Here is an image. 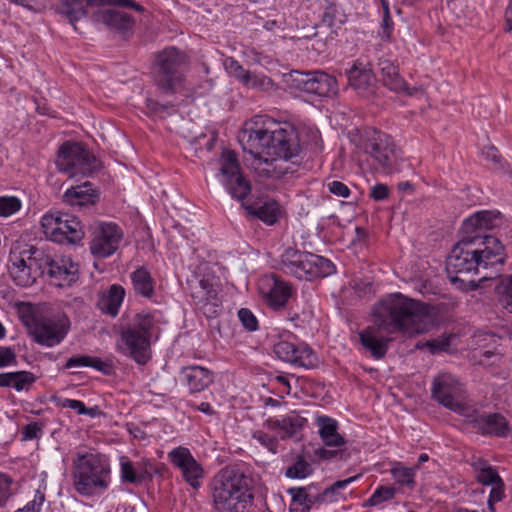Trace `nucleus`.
<instances>
[{"instance_id": "obj_32", "label": "nucleus", "mask_w": 512, "mask_h": 512, "mask_svg": "<svg viewBox=\"0 0 512 512\" xmlns=\"http://www.w3.org/2000/svg\"><path fill=\"white\" fill-rule=\"evenodd\" d=\"M134 289L144 297H150L153 294V280L150 273L144 269L139 268L131 275Z\"/></svg>"}, {"instance_id": "obj_35", "label": "nucleus", "mask_w": 512, "mask_h": 512, "mask_svg": "<svg viewBox=\"0 0 512 512\" xmlns=\"http://www.w3.org/2000/svg\"><path fill=\"white\" fill-rule=\"evenodd\" d=\"M496 290L501 306L512 313V274L502 279Z\"/></svg>"}, {"instance_id": "obj_53", "label": "nucleus", "mask_w": 512, "mask_h": 512, "mask_svg": "<svg viewBox=\"0 0 512 512\" xmlns=\"http://www.w3.org/2000/svg\"><path fill=\"white\" fill-rule=\"evenodd\" d=\"M450 342L449 336H444L439 339H434L431 341H426L420 347L428 348L431 353H437L439 351H444L448 348Z\"/></svg>"}, {"instance_id": "obj_19", "label": "nucleus", "mask_w": 512, "mask_h": 512, "mask_svg": "<svg viewBox=\"0 0 512 512\" xmlns=\"http://www.w3.org/2000/svg\"><path fill=\"white\" fill-rule=\"evenodd\" d=\"M257 290L265 303L275 310L283 308L292 295V289L288 283L274 275L260 277Z\"/></svg>"}, {"instance_id": "obj_42", "label": "nucleus", "mask_w": 512, "mask_h": 512, "mask_svg": "<svg viewBox=\"0 0 512 512\" xmlns=\"http://www.w3.org/2000/svg\"><path fill=\"white\" fill-rule=\"evenodd\" d=\"M477 216L478 213L475 212L474 214H472L463 221L462 232L465 234L464 236L479 237L481 239L484 238L480 235L483 232V230L482 227L479 226L480 221L478 220L479 218Z\"/></svg>"}, {"instance_id": "obj_45", "label": "nucleus", "mask_w": 512, "mask_h": 512, "mask_svg": "<svg viewBox=\"0 0 512 512\" xmlns=\"http://www.w3.org/2000/svg\"><path fill=\"white\" fill-rule=\"evenodd\" d=\"M99 363L100 361L96 358L86 356V355H79L71 357L67 360L65 364L66 369H73V368H80V367H92L99 369Z\"/></svg>"}, {"instance_id": "obj_4", "label": "nucleus", "mask_w": 512, "mask_h": 512, "mask_svg": "<svg viewBox=\"0 0 512 512\" xmlns=\"http://www.w3.org/2000/svg\"><path fill=\"white\" fill-rule=\"evenodd\" d=\"M212 499L218 512H245L253 500L250 479L236 468H223L214 478Z\"/></svg>"}, {"instance_id": "obj_56", "label": "nucleus", "mask_w": 512, "mask_h": 512, "mask_svg": "<svg viewBox=\"0 0 512 512\" xmlns=\"http://www.w3.org/2000/svg\"><path fill=\"white\" fill-rule=\"evenodd\" d=\"M16 363V355L9 347H0V368Z\"/></svg>"}, {"instance_id": "obj_17", "label": "nucleus", "mask_w": 512, "mask_h": 512, "mask_svg": "<svg viewBox=\"0 0 512 512\" xmlns=\"http://www.w3.org/2000/svg\"><path fill=\"white\" fill-rule=\"evenodd\" d=\"M293 86L299 91L320 97H331L337 94L336 79L322 71L299 73L293 75Z\"/></svg>"}, {"instance_id": "obj_12", "label": "nucleus", "mask_w": 512, "mask_h": 512, "mask_svg": "<svg viewBox=\"0 0 512 512\" xmlns=\"http://www.w3.org/2000/svg\"><path fill=\"white\" fill-rule=\"evenodd\" d=\"M55 164L60 172L69 177H88L100 166V162L88 150L74 142L61 145Z\"/></svg>"}, {"instance_id": "obj_62", "label": "nucleus", "mask_w": 512, "mask_h": 512, "mask_svg": "<svg viewBox=\"0 0 512 512\" xmlns=\"http://www.w3.org/2000/svg\"><path fill=\"white\" fill-rule=\"evenodd\" d=\"M198 410L205 413V414H211L212 413V407L210 406L209 403H206V402H202L199 406H198Z\"/></svg>"}, {"instance_id": "obj_6", "label": "nucleus", "mask_w": 512, "mask_h": 512, "mask_svg": "<svg viewBox=\"0 0 512 512\" xmlns=\"http://www.w3.org/2000/svg\"><path fill=\"white\" fill-rule=\"evenodd\" d=\"M158 313L138 314L130 327L121 333L119 348L138 364H145L151 357V344L159 337Z\"/></svg>"}, {"instance_id": "obj_55", "label": "nucleus", "mask_w": 512, "mask_h": 512, "mask_svg": "<svg viewBox=\"0 0 512 512\" xmlns=\"http://www.w3.org/2000/svg\"><path fill=\"white\" fill-rule=\"evenodd\" d=\"M10 479L0 474V509L4 508L10 496Z\"/></svg>"}, {"instance_id": "obj_16", "label": "nucleus", "mask_w": 512, "mask_h": 512, "mask_svg": "<svg viewBox=\"0 0 512 512\" xmlns=\"http://www.w3.org/2000/svg\"><path fill=\"white\" fill-rule=\"evenodd\" d=\"M122 229L113 222H99L91 232L89 249L97 258H108L120 247L123 240Z\"/></svg>"}, {"instance_id": "obj_47", "label": "nucleus", "mask_w": 512, "mask_h": 512, "mask_svg": "<svg viewBox=\"0 0 512 512\" xmlns=\"http://www.w3.org/2000/svg\"><path fill=\"white\" fill-rule=\"evenodd\" d=\"M288 492L294 504L301 506L304 510L310 509L313 499L309 496L305 488H291Z\"/></svg>"}, {"instance_id": "obj_25", "label": "nucleus", "mask_w": 512, "mask_h": 512, "mask_svg": "<svg viewBox=\"0 0 512 512\" xmlns=\"http://www.w3.org/2000/svg\"><path fill=\"white\" fill-rule=\"evenodd\" d=\"M180 378L191 392L203 391L213 381L212 373L202 366L184 367L180 372Z\"/></svg>"}, {"instance_id": "obj_63", "label": "nucleus", "mask_w": 512, "mask_h": 512, "mask_svg": "<svg viewBox=\"0 0 512 512\" xmlns=\"http://www.w3.org/2000/svg\"><path fill=\"white\" fill-rule=\"evenodd\" d=\"M488 157H490L493 161H498L497 151L494 147L490 148L488 151Z\"/></svg>"}, {"instance_id": "obj_40", "label": "nucleus", "mask_w": 512, "mask_h": 512, "mask_svg": "<svg viewBox=\"0 0 512 512\" xmlns=\"http://www.w3.org/2000/svg\"><path fill=\"white\" fill-rule=\"evenodd\" d=\"M267 432L257 431L254 433L253 438L259 442L268 451L275 454L277 452V441L279 438L274 432L267 429Z\"/></svg>"}, {"instance_id": "obj_30", "label": "nucleus", "mask_w": 512, "mask_h": 512, "mask_svg": "<svg viewBox=\"0 0 512 512\" xmlns=\"http://www.w3.org/2000/svg\"><path fill=\"white\" fill-rule=\"evenodd\" d=\"M124 297L125 290L119 285H112L110 289L100 297L98 302L99 308L111 316H116Z\"/></svg>"}, {"instance_id": "obj_1", "label": "nucleus", "mask_w": 512, "mask_h": 512, "mask_svg": "<svg viewBox=\"0 0 512 512\" xmlns=\"http://www.w3.org/2000/svg\"><path fill=\"white\" fill-rule=\"evenodd\" d=\"M241 141L244 161L259 179L281 178L299 162V136L289 123L257 115L245 124Z\"/></svg>"}, {"instance_id": "obj_2", "label": "nucleus", "mask_w": 512, "mask_h": 512, "mask_svg": "<svg viewBox=\"0 0 512 512\" xmlns=\"http://www.w3.org/2000/svg\"><path fill=\"white\" fill-rule=\"evenodd\" d=\"M373 316L377 327L366 328L359 333V337L363 347L375 359H381L386 354L390 341L381 336L379 330L413 336L431 330L436 323V314L431 306L400 293L388 295L376 304Z\"/></svg>"}, {"instance_id": "obj_14", "label": "nucleus", "mask_w": 512, "mask_h": 512, "mask_svg": "<svg viewBox=\"0 0 512 512\" xmlns=\"http://www.w3.org/2000/svg\"><path fill=\"white\" fill-rule=\"evenodd\" d=\"M216 179L234 199L243 201L251 192V185L241 172L236 154L224 150L219 159V172Z\"/></svg>"}, {"instance_id": "obj_22", "label": "nucleus", "mask_w": 512, "mask_h": 512, "mask_svg": "<svg viewBox=\"0 0 512 512\" xmlns=\"http://www.w3.org/2000/svg\"><path fill=\"white\" fill-rule=\"evenodd\" d=\"M249 215L258 218L266 225L276 224L283 216L282 206L273 198L261 197L250 204L242 203Z\"/></svg>"}, {"instance_id": "obj_31", "label": "nucleus", "mask_w": 512, "mask_h": 512, "mask_svg": "<svg viewBox=\"0 0 512 512\" xmlns=\"http://www.w3.org/2000/svg\"><path fill=\"white\" fill-rule=\"evenodd\" d=\"M293 357L295 360L287 361V363L304 368H312L317 363L316 354L306 343L303 342H296L295 349H293Z\"/></svg>"}, {"instance_id": "obj_27", "label": "nucleus", "mask_w": 512, "mask_h": 512, "mask_svg": "<svg viewBox=\"0 0 512 512\" xmlns=\"http://www.w3.org/2000/svg\"><path fill=\"white\" fill-rule=\"evenodd\" d=\"M96 199V191L89 182L68 188L63 194V201L73 207L94 204Z\"/></svg>"}, {"instance_id": "obj_33", "label": "nucleus", "mask_w": 512, "mask_h": 512, "mask_svg": "<svg viewBox=\"0 0 512 512\" xmlns=\"http://www.w3.org/2000/svg\"><path fill=\"white\" fill-rule=\"evenodd\" d=\"M474 465L476 470V478L483 485L491 486L501 481L496 471L486 462L478 460Z\"/></svg>"}, {"instance_id": "obj_49", "label": "nucleus", "mask_w": 512, "mask_h": 512, "mask_svg": "<svg viewBox=\"0 0 512 512\" xmlns=\"http://www.w3.org/2000/svg\"><path fill=\"white\" fill-rule=\"evenodd\" d=\"M224 67L230 76L237 79L240 83H243L248 71H246L238 61L233 58H226L224 61Z\"/></svg>"}, {"instance_id": "obj_39", "label": "nucleus", "mask_w": 512, "mask_h": 512, "mask_svg": "<svg viewBox=\"0 0 512 512\" xmlns=\"http://www.w3.org/2000/svg\"><path fill=\"white\" fill-rule=\"evenodd\" d=\"M396 493V489L390 486L378 487L370 498L367 500V505L378 506L384 502L390 501Z\"/></svg>"}, {"instance_id": "obj_26", "label": "nucleus", "mask_w": 512, "mask_h": 512, "mask_svg": "<svg viewBox=\"0 0 512 512\" xmlns=\"http://www.w3.org/2000/svg\"><path fill=\"white\" fill-rule=\"evenodd\" d=\"M316 425L320 438L325 446L340 448L345 444L344 437L338 432V423L328 416H319Z\"/></svg>"}, {"instance_id": "obj_10", "label": "nucleus", "mask_w": 512, "mask_h": 512, "mask_svg": "<svg viewBox=\"0 0 512 512\" xmlns=\"http://www.w3.org/2000/svg\"><path fill=\"white\" fill-rule=\"evenodd\" d=\"M281 269L298 279L312 280L331 275L335 266L322 256L287 248L281 255Z\"/></svg>"}, {"instance_id": "obj_52", "label": "nucleus", "mask_w": 512, "mask_h": 512, "mask_svg": "<svg viewBox=\"0 0 512 512\" xmlns=\"http://www.w3.org/2000/svg\"><path fill=\"white\" fill-rule=\"evenodd\" d=\"M238 317L242 325L249 331H255L258 328V321L255 315L246 308H242L238 312Z\"/></svg>"}, {"instance_id": "obj_3", "label": "nucleus", "mask_w": 512, "mask_h": 512, "mask_svg": "<svg viewBox=\"0 0 512 512\" xmlns=\"http://www.w3.org/2000/svg\"><path fill=\"white\" fill-rule=\"evenodd\" d=\"M503 245L493 236L463 238L453 247L447 258V270L469 273L479 268L487 269L504 261Z\"/></svg>"}, {"instance_id": "obj_24", "label": "nucleus", "mask_w": 512, "mask_h": 512, "mask_svg": "<svg viewBox=\"0 0 512 512\" xmlns=\"http://www.w3.org/2000/svg\"><path fill=\"white\" fill-rule=\"evenodd\" d=\"M307 420L299 415L290 414L281 419H270L266 428L274 432L280 440L292 437L304 427Z\"/></svg>"}, {"instance_id": "obj_46", "label": "nucleus", "mask_w": 512, "mask_h": 512, "mask_svg": "<svg viewBox=\"0 0 512 512\" xmlns=\"http://www.w3.org/2000/svg\"><path fill=\"white\" fill-rule=\"evenodd\" d=\"M312 472L311 466L304 460H299L286 470V476L292 479H304Z\"/></svg>"}, {"instance_id": "obj_7", "label": "nucleus", "mask_w": 512, "mask_h": 512, "mask_svg": "<svg viewBox=\"0 0 512 512\" xmlns=\"http://www.w3.org/2000/svg\"><path fill=\"white\" fill-rule=\"evenodd\" d=\"M120 5L139 10L140 7L132 0H62V13L68 18L70 23L84 18L88 13V8L100 7L96 13V20L111 28L127 29L130 27V17L116 8L102 7L103 5Z\"/></svg>"}, {"instance_id": "obj_60", "label": "nucleus", "mask_w": 512, "mask_h": 512, "mask_svg": "<svg viewBox=\"0 0 512 512\" xmlns=\"http://www.w3.org/2000/svg\"><path fill=\"white\" fill-rule=\"evenodd\" d=\"M358 478V476H353V477H349L347 479H344V480H339L337 482H335L330 490L331 491H337V490H341V489H344L346 488L349 484H351L352 482H354L356 479Z\"/></svg>"}, {"instance_id": "obj_43", "label": "nucleus", "mask_w": 512, "mask_h": 512, "mask_svg": "<svg viewBox=\"0 0 512 512\" xmlns=\"http://www.w3.org/2000/svg\"><path fill=\"white\" fill-rule=\"evenodd\" d=\"M120 467L122 478L131 483L140 481L143 478V474L133 466L127 457L120 458Z\"/></svg>"}, {"instance_id": "obj_8", "label": "nucleus", "mask_w": 512, "mask_h": 512, "mask_svg": "<svg viewBox=\"0 0 512 512\" xmlns=\"http://www.w3.org/2000/svg\"><path fill=\"white\" fill-rule=\"evenodd\" d=\"M186 57L174 47L164 49L156 59L154 78L157 86L165 93H180L189 98L202 95L187 87L183 76Z\"/></svg>"}, {"instance_id": "obj_11", "label": "nucleus", "mask_w": 512, "mask_h": 512, "mask_svg": "<svg viewBox=\"0 0 512 512\" xmlns=\"http://www.w3.org/2000/svg\"><path fill=\"white\" fill-rule=\"evenodd\" d=\"M431 393L441 405L466 419H473L475 408L465 401L464 389L452 374L439 373L433 380Z\"/></svg>"}, {"instance_id": "obj_50", "label": "nucleus", "mask_w": 512, "mask_h": 512, "mask_svg": "<svg viewBox=\"0 0 512 512\" xmlns=\"http://www.w3.org/2000/svg\"><path fill=\"white\" fill-rule=\"evenodd\" d=\"M479 226L482 227L483 232L495 227L499 220V213L496 211L481 210L477 211Z\"/></svg>"}, {"instance_id": "obj_44", "label": "nucleus", "mask_w": 512, "mask_h": 512, "mask_svg": "<svg viewBox=\"0 0 512 512\" xmlns=\"http://www.w3.org/2000/svg\"><path fill=\"white\" fill-rule=\"evenodd\" d=\"M34 382L35 377L30 372H12V387L17 391L28 389Z\"/></svg>"}, {"instance_id": "obj_34", "label": "nucleus", "mask_w": 512, "mask_h": 512, "mask_svg": "<svg viewBox=\"0 0 512 512\" xmlns=\"http://www.w3.org/2000/svg\"><path fill=\"white\" fill-rule=\"evenodd\" d=\"M296 342L297 340L293 337V335L287 333L285 339L275 343V355L284 362L295 360L293 357V349H295Z\"/></svg>"}, {"instance_id": "obj_61", "label": "nucleus", "mask_w": 512, "mask_h": 512, "mask_svg": "<svg viewBox=\"0 0 512 512\" xmlns=\"http://www.w3.org/2000/svg\"><path fill=\"white\" fill-rule=\"evenodd\" d=\"M0 387H12V372L0 374Z\"/></svg>"}, {"instance_id": "obj_13", "label": "nucleus", "mask_w": 512, "mask_h": 512, "mask_svg": "<svg viewBox=\"0 0 512 512\" xmlns=\"http://www.w3.org/2000/svg\"><path fill=\"white\" fill-rule=\"evenodd\" d=\"M40 226L46 238L63 243H76L84 236L80 221L61 211H48L41 216Z\"/></svg>"}, {"instance_id": "obj_57", "label": "nucleus", "mask_w": 512, "mask_h": 512, "mask_svg": "<svg viewBox=\"0 0 512 512\" xmlns=\"http://www.w3.org/2000/svg\"><path fill=\"white\" fill-rule=\"evenodd\" d=\"M42 434L41 426L36 423H30L22 429V437L24 440H33Z\"/></svg>"}, {"instance_id": "obj_48", "label": "nucleus", "mask_w": 512, "mask_h": 512, "mask_svg": "<svg viewBox=\"0 0 512 512\" xmlns=\"http://www.w3.org/2000/svg\"><path fill=\"white\" fill-rule=\"evenodd\" d=\"M63 408L74 410L79 415H89L94 417L97 414L96 408H86L84 403L76 399H64L61 402Z\"/></svg>"}, {"instance_id": "obj_59", "label": "nucleus", "mask_w": 512, "mask_h": 512, "mask_svg": "<svg viewBox=\"0 0 512 512\" xmlns=\"http://www.w3.org/2000/svg\"><path fill=\"white\" fill-rule=\"evenodd\" d=\"M389 195V189L385 184L378 183L371 187L370 196L375 201L385 200Z\"/></svg>"}, {"instance_id": "obj_58", "label": "nucleus", "mask_w": 512, "mask_h": 512, "mask_svg": "<svg viewBox=\"0 0 512 512\" xmlns=\"http://www.w3.org/2000/svg\"><path fill=\"white\" fill-rule=\"evenodd\" d=\"M329 191L339 197L347 198L350 195V189L340 181H332L328 183Z\"/></svg>"}, {"instance_id": "obj_23", "label": "nucleus", "mask_w": 512, "mask_h": 512, "mask_svg": "<svg viewBox=\"0 0 512 512\" xmlns=\"http://www.w3.org/2000/svg\"><path fill=\"white\" fill-rule=\"evenodd\" d=\"M349 85L359 94L365 95L372 91L375 77L369 64L356 61L347 70Z\"/></svg>"}, {"instance_id": "obj_38", "label": "nucleus", "mask_w": 512, "mask_h": 512, "mask_svg": "<svg viewBox=\"0 0 512 512\" xmlns=\"http://www.w3.org/2000/svg\"><path fill=\"white\" fill-rule=\"evenodd\" d=\"M416 469L404 467L400 464L391 469L394 480L400 485L411 486L414 483Z\"/></svg>"}, {"instance_id": "obj_18", "label": "nucleus", "mask_w": 512, "mask_h": 512, "mask_svg": "<svg viewBox=\"0 0 512 512\" xmlns=\"http://www.w3.org/2000/svg\"><path fill=\"white\" fill-rule=\"evenodd\" d=\"M167 457L172 465L181 471L182 477L190 486L195 489L201 486L203 468L187 447L173 448L168 452Z\"/></svg>"}, {"instance_id": "obj_5", "label": "nucleus", "mask_w": 512, "mask_h": 512, "mask_svg": "<svg viewBox=\"0 0 512 512\" xmlns=\"http://www.w3.org/2000/svg\"><path fill=\"white\" fill-rule=\"evenodd\" d=\"M111 483L108 461L99 454L77 452L73 459V487L86 497L100 496Z\"/></svg>"}, {"instance_id": "obj_37", "label": "nucleus", "mask_w": 512, "mask_h": 512, "mask_svg": "<svg viewBox=\"0 0 512 512\" xmlns=\"http://www.w3.org/2000/svg\"><path fill=\"white\" fill-rule=\"evenodd\" d=\"M242 84L247 88L260 89L264 91L270 90L273 87V83L270 78L256 72H248Z\"/></svg>"}, {"instance_id": "obj_29", "label": "nucleus", "mask_w": 512, "mask_h": 512, "mask_svg": "<svg viewBox=\"0 0 512 512\" xmlns=\"http://www.w3.org/2000/svg\"><path fill=\"white\" fill-rule=\"evenodd\" d=\"M474 414H476V412ZM468 420L471 421V419ZM472 421H476L479 428L485 434L505 436L508 430L505 418L496 413L481 416L479 419L474 415Z\"/></svg>"}, {"instance_id": "obj_51", "label": "nucleus", "mask_w": 512, "mask_h": 512, "mask_svg": "<svg viewBox=\"0 0 512 512\" xmlns=\"http://www.w3.org/2000/svg\"><path fill=\"white\" fill-rule=\"evenodd\" d=\"M476 343L478 345L480 353L485 356L486 358H490L492 355H494V352L486 349V346L488 344H494L497 342V338L493 334L489 333H481L475 336Z\"/></svg>"}, {"instance_id": "obj_41", "label": "nucleus", "mask_w": 512, "mask_h": 512, "mask_svg": "<svg viewBox=\"0 0 512 512\" xmlns=\"http://www.w3.org/2000/svg\"><path fill=\"white\" fill-rule=\"evenodd\" d=\"M322 20L329 27H334L345 22V15L338 6L329 4L325 9Z\"/></svg>"}, {"instance_id": "obj_21", "label": "nucleus", "mask_w": 512, "mask_h": 512, "mask_svg": "<svg viewBox=\"0 0 512 512\" xmlns=\"http://www.w3.org/2000/svg\"><path fill=\"white\" fill-rule=\"evenodd\" d=\"M47 273L56 286H71L79 278V264L70 256L56 257L48 262Z\"/></svg>"}, {"instance_id": "obj_64", "label": "nucleus", "mask_w": 512, "mask_h": 512, "mask_svg": "<svg viewBox=\"0 0 512 512\" xmlns=\"http://www.w3.org/2000/svg\"><path fill=\"white\" fill-rule=\"evenodd\" d=\"M429 460V456L426 453H423L419 456L418 462L419 464L427 462Z\"/></svg>"}, {"instance_id": "obj_9", "label": "nucleus", "mask_w": 512, "mask_h": 512, "mask_svg": "<svg viewBox=\"0 0 512 512\" xmlns=\"http://www.w3.org/2000/svg\"><path fill=\"white\" fill-rule=\"evenodd\" d=\"M40 253L30 244L15 242L10 250L7 270L11 280L20 287H31L43 274Z\"/></svg>"}, {"instance_id": "obj_36", "label": "nucleus", "mask_w": 512, "mask_h": 512, "mask_svg": "<svg viewBox=\"0 0 512 512\" xmlns=\"http://www.w3.org/2000/svg\"><path fill=\"white\" fill-rule=\"evenodd\" d=\"M22 200L14 195L0 196V218H8L22 209Z\"/></svg>"}, {"instance_id": "obj_54", "label": "nucleus", "mask_w": 512, "mask_h": 512, "mask_svg": "<svg viewBox=\"0 0 512 512\" xmlns=\"http://www.w3.org/2000/svg\"><path fill=\"white\" fill-rule=\"evenodd\" d=\"M503 497V483L499 481L496 484L491 485L489 498H488V506L490 512H493L494 503L500 501Z\"/></svg>"}, {"instance_id": "obj_15", "label": "nucleus", "mask_w": 512, "mask_h": 512, "mask_svg": "<svg viewBox=\"0 0 512 512\" xmlns=\"http://www.w3.org/2000/svg\"><path fill=\"white\" fill-rule=\"evenodd\" d=\"M358 147L374 161V169L387 170L394 159V146L391 138L374 129L365 130L359 138Z\"/></svg>"}, {"instance_id": "obj_20", "label": "nucleus", "mask_w": 512, "mask_h": 512, "mask_svg": "<svg viewBox=\"0 0 512 512\" xmlns=\"http://www.w3.org/2000/svg\"><path fill=\"white\" fill-rule=\"evenodd\" d=\"M69 320L66 316L42 320L34 329L35 340L44 346L58 345L69 331Z\"/></svg>"}, {"instance_id": "obj_28", "label": "nucleus", "mask_w": 512, "mask_h": 512, "mask_svg": "<svg viewBox=\"0 0 512 512\" xmlns=\"http://www.w3.org/2000/svg\"><path fill=\"white\" fill-rule=\"evenodd\" d=\"M380 75L383 84L392 91L400 92L406 90V83L398 72V67L388 59L379 62Z\"/></svg>"}]
</instances>
